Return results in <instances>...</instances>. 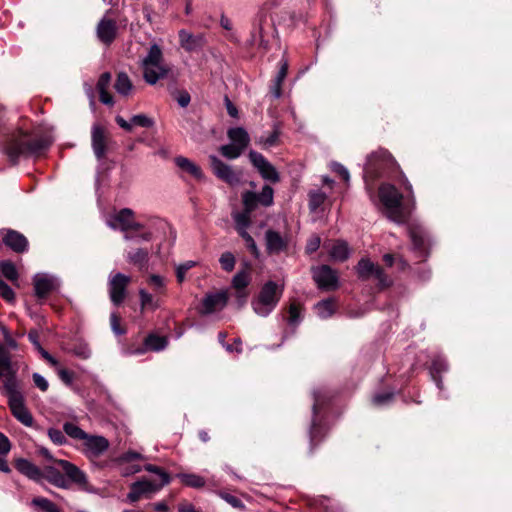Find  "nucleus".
<instances>
[{"instance_id": "nucleus-1", "label": "nucleus", "mask_w": 512, "mask_h": 512, "mask_svg": "<svg viewBox=\"0 0 512 512\" xmlns=\"http://www.w3.org/2000/svg\"><path fill=\"white\" fill-rule=\"evenodd\" d=\"M403 186L409 192L407 202H404V196L390 183L380 185L377 197L372 194L369 184L366 186L371 201L384 216L396 224L405 223L415 207L413 188L405 176H403Z\"/></svg>"}, {"instance_id": "nucleus-2", "label": "nucleus", "mask_w": 512, "mask_h": 512, "mask_svg": "<svg viewBox=\"0 0 512 512\" xmlns=\"http://www.w3.org/2000/svg\"><path fill=\"white\" fill-rule=\"evenodd\" d=\"M53 139L49 135H39L31 137L23 131L11 136L4 147L12 163H17L20 156H38L43 153L52 144Z\"/></svg>"}, {"instance_id": "nucleus-3", "label": "nucleus", "mask_w": 512, "mask_h": 512, "mask_svg": "<svg viewBox=\"0 0 512 512\" xmlns=\"http://www.w3.org/2000/svg\"><path fill=\"white\" fill-rule=\"evenodd\" d=\"M63 431L70 438L82 441L81 452L88 459H97L109 449L110 443L106 437L88 434L72 422H65Z\"/></svg>"}, {"instance_id": "nucleus-4", "label": "nucleus", "mask_w": 512, "mask_h": 512, "mask_svg": "<svg viewBox=\"0 0 512 512\" xmlns=\"http://www.w3.org/2000/svg\"><path fill=\"white\" fill-rule=\"evenodd\" d=\"M140 67L143 70V79L149 85H155L170 72V67L164 61L163 50L157 43L150 45L147 54L140 61Z\"/></svg>"}, {"instance_id": "nucleus-5", "label": "nucleus", "mask_w": 512, "mask_h": 512, "mask_svg": "<svg viewBox=\"0 0 512 512\" xmlns=\"http://www.w3.org/2000/svg\"><path fill=\"white\" fill-rule=\"evenodd\" d=\"M283 292L284 285L272 280L265 282L251 301L254 313L260 317H268L277 307Z\"/></svg>"}, {"instance_id": "nucleus-6", "label": "nucleus", "mask_w": 512, "mask_h": 512, "mask_svg": "<svg viewBox=\"0 0 512 512\" xmlns=\"http://www.w3.org/2000/svg\"><path fill=\"white\" fill-rule=\"evenodd\" d=\"M312 423L309 431L311 444H317L324 436V428L321 425L320 413L332 399L330 391L324 387H319L312 391Z\"/></svg>"}, {"instance_id": "nucleus-7", "label": "nucleus", "mask_w": 512, "mask_h": 512, "mask_svg": "<svg viewBox=\"0 0 512 512\" xmlns=\"http://www.w3.org/2000/svg\"><path fill=\"white\" fill-rule=\"evenodd\" d=\"M395 164V160L387 150L379 149L371 153L367 157L363 171L366 185L368 184V178L374 179L381 176L387 169L393 167Z\"/></svg>"}, {"instance_id": "nucleus-8", "label": "nucleus", "mask_w": 512, "mask_h": 512, "mask_svg": "<svg viewBox=\"0 0 512 512\" xmlns=\"http://www.w3.org/2000/svg\"><path fill=\"white\" fill-rule=\"evenodd\" d=\"M9 391L4 394L8 397V404L14 417L23 425L30 427L33 424V417L28 409L25 407L24 398L20 391L19 386H14L12 383L7 386Z\"/></svg>"}, {"instance_id": "nucleus-9", "label": "nucleus", "mask_w": 512, "mask_h": 512, "mask_svg": "<svg viewBox=\"0 0 512 512\" xmlns=\"http://www.w3.org/2000/svg\"><path fill=\"white\" fill-rule=\"evenodd\" d=\"M19 386L17 379V369L11 361L9 351L4 345L0 344V390L2 393L9 391L8 384Z\"/></svg>"}, {"instance_id": "nucleus-10", "label": "nucleus", "mask_w": 512, "mask_h": 512, "mask_svg": "<svg viewBox=\"0 0 512 512\" xmlns=\"http://www.w3.org/2000/svg\"><path fill=\"white\" fill-rule=\"evenodd\" d=\"M34 294L38 301L42 303L44 299L53 291L60 287V280L57 276L41 272L33 276Z\"/></svg>"}, {"instance_id": "nucleus-11", "label": "nucleus", "mask_w": 512, "mask_h": 512, "mask_svg": "<svg viewBox=\"0 0 512 512\" xmlns=\"http://www.w3.org/2000/svg\"><path fill=\"white\" fill-rule=\"evenodd\" d=\"M356 272L361 280H368L369 278L374 277L378 280V285L381 288L388 287L391 283L385 275L383 269L380 266L374 264L368 258H362L358 262L356 266Z\"/></svg>"}, {"instance_id": "nucleus-12", "label": "nucleus", "mask_w": 512, "mask_h": 512, "mask_svg": "<svg viewBox=\"0 0 512 512\" xmlns=\"http://www.w3.org/2000/svg\"><path fill=\"white\" fill-rule=\"evenodd\" d=\"M249 160L264 180L272 183L280 181L277 169L261 153L251 150Z\"/></svg>"}, {"instance_id": "nucleus-13", "label": "nucleus", "mask_w": 512, "mask_h": 512, "mask_svg": "<svg viewBox=\"0 0 512 512\" xmlns=\"http://www.w3.org/2000/svg\"><path fill=\"white\" fill-rule=\"evenodd\" d=\"M133 217H134V212L131 209L123 208L120 211L110 215L106 219V224L111 229H114V230L119 229V230L125 232V234H124L125 240H127V241L133 240L134 236L128 233L130 231V227L132 226V218Z\"/></svg>"}, {"instance_id": "nucleus-14", "label": "nucleus", "mask_w": 512, "mask_h": 512, "mask_svg": "<svg viewBox=\"0 0 512 512\" xmlns=\"http://www.w3.org/2000/svg\"><path fill=\"white\" fill-rule=\"evenodd\" d=\"M130 277L123 273H116L109 277L108 289L111 302L118 306L120 305L125 297L127 286L130 283Z\"/></svg>"}, {"instance_id": "nucleus-15", "label": "nucleus", "mask_w": 512, "mask_h": 512, "mask_svg": "<svg viewBox=\"0 0 512 512\" xmlns=\"http://www.w3.org/2000/svg\"><path fill=\"white\" fill-rule=\"evenodd\" d=\"M409 236L412 242V247L419 258H426L428 256L429 238L423 226L412 224L408 228Z\"/></svg>"}, {"instance_id": "nucleus-16", "label": "nucleus", "mask_w": 512, "mask_h": 512, "mask_svg": "<svg viewBox=\"0 0 512 512\" xmlns=\"http://www.w3.org/2000/svg\"><path fill=\"white\" fill-rule=\"evenodd\" d=\"M112 13L111 9L107 10L96 27L97 37L105 45H110L117 35L116 21L110 17Z\"/></svg>"}, {"instance_id": "nucleus-17", "label": "nucleus", "mask_w": 512, "mask_h": 512, "mask_svg": "<svg viewBox=\"0 0 512 512\" xmlns=\"http://www.w3.org/2000/svg\"><path fill=\"white\" fill-rule=\"evenodd\" d=\"M313 279L320 289L334 290L338 287L336 271L327 265L316 267L312 271Z\"/></svg>"}, {"instance_id": "nucleus-18", "label": "nucleus", "mask_w": 512, "mask_h": 512, "mask_svg": "<svg viewBox=\"0 0 512 512\" xmlns=\"http://www.w3.org/2000/svg\"><path fill=\"white\" fill-rule=\"evenodd\" d=\"M209 159L212 170L219 179L230 185H238L240 183V173L234 171L231 166L225 164L215 155H211Z\"/></svg>"}, {"instance_id": "nucleus-19", "label": "nucleus", "mask_w": 512, "mask_h": 512, "mask_svg": "<svg viewBox=\"0 0 512 512\" xmlns=\"http://www.w3.org/2000/svg\"><path fill=\"white\" fill-rule=\"evenodd\" d=\"M162 488V485L155 484L148 480H140L132 483L130 492L127 494L129 503L137 502L143 496H149Z\"/></svg>"}, {"instance_id": "nucleus-20", "label": "nucleus", "mask_w": 512, "mask_h": 512, "mask_svg": "<svg viewBox=\"0 0 512 512\" xmlns=\"http://www.w3.org/2000/svg\"><path fill=\"white\" fill-rule=\"evenodd\" d=\"M91 144L95 157L102 160L108 149V138L105 130L99 124H94L91 129Z\"/></svg>"}, {"instance_id": "nucleus-21", "label": "nucleus", "mask_w": 512, "mask_h": 512, "mask_svg": "<svg viewBox=\"0 0 512 512\" xmlns=\"http://www.w3.org/2000/svg\"><path fill=\"white\" fill-rule=\"evenodd\" d=\"M228 301L227 293L224 291L209 293L203 300L200 308L202 315H210L217 310L223 309Z\"/></svg>"}, {"instance_id": "nucleus-22", "label": "nucleus", "mask_w": 512, "mask_h": 512, "mask_svg": "<svg viewBox=\"0 0 512 512\" xmlns=\"http://www.w3.org/2000/svg\"><path fill=\"white\" fill-rule=\"evenodd\" d=\"M54 461L57 465H59L61 467L62 471L64 472L65 477L69 481V486L71 485V483H74V484H77L80 486L87 484L88 481H87L86 474L80 468H78L76 465H74L73 463H71L67 460H63V459L54 460Z\"/></svg>"}, {"instance_id": "nucleus-23", "label": "nucleus", "mask_w": 512, "mask_h": 512, "mask_svg": "<svg viewBox=\"0 0 512 512\" xmlns=\"http://www.w3.org/2000/svg\"><path fill=\"white\" fill-rule=\"evenodd\" d=\"M265 241L267 251L270 254H279L288 247V238L281 236L279 232L271 229L265 232Z\"/></svg>"}, {"instance_id": "nucleus-24", "label": "nucleus", "mask_w": 512, "mask_h": 512, "mask_svg": "<svg viewBox=\"0 0 512 512\" xmlns=\"http://www.w3.org/2000/svg\"><path fill=\"white\" fill-rule=\"evenodd\" d=\"M3 242L7 247L17 253H23L28 249L27 238L15 230H7L3 237Z\"/></svg>"}, {"instance_id": "nucleus-25", "label": "nucleus", "mask_w": 512, "mask_h": 512, "mask_svg": "<svg viewBox=\"0 0 512 512\" xmlns=\"http://www.w3.org/2000/svg\"><path fill=\"white\" fill-rule=\"evenodd\" d=\"M179 42L185 51L193 52L202 48L204 40L202 36L193 35L183 29L179 31Z\"/></svg>"}, {"instance_id": "nucleus-26", "label": "nucleus", "mask_w": 512, "mask_h": 512, "mask_svg": "<svg viewBox=\"0 0 512 512\" xmlns=\"http://www.w3.org/2000/svg\"><path fill=\"white\" fill-rule=\"evenodd\" d=\"M16 469L27 478L39 482L42 479V471L34 463L25 458L17 459Z\"/></svg>"}, {"instance_id": "nucleus-27", "label": "nucleus", "mask_w": 512, "mask_h": 512, "mask_svg": "<svg viewBox=\"0 0 512 512\" xmlns=\"http://www.w3.org/2000/svg\"><path fill=\"white\" fill-rule=\"evenodd\" d=\"M42 479H46L52 485L62 488H69V481L56 467L46 466L42 471Z\"/></svg>"}, {"instance_id": "nucleus-28", "label": "nucleus", "mask_w": 512, "mask_h": 512, "mask_svg": "<svg viewBox=\"0 0 512 512\" xmlns=\"http://www.w3.org/2000/svg\"><path fill=\"white\" fill-rule=\"evenodd\" d=\"M448 371V364L446 360L438 355L432 360V365L430 367V375L432 380L435 382L437 388L442 392L443 390V382L441 374Z\"/></svg>"}, {"instance_id": "nucleus-29", "label": "nucleus", "mask_w": 512, "mask_h": 512, "mask_svg": "<svg viewBox=\"0 0 512 512\" xmlns=\"http://www.w3.org/2000/svg\"><path fill=\"white\" fill-rule=\"evenodd\" d=\"M150 251L146 248H134L126 253V260L130 264L137 266L139 269H143L149 260Z\"/></svg>"}, {"instance_id": "nucleus-30", "label": "nucleus", "mask_w": 512, "mask_h": 512, "mask_svg": "<svg viewBox=\"0 0 512 512\" xmlns=\"http://www.w3.org/2000/svg\"><path fill=\"white\" fill-rule=\"evenodd\" d=\"M231 143L238 146L243 151L249 145L250 137L248 132L242 127L230 128L227 132Z\"/></svg>"}, {"instance_id": "nucleus-31", "label": "nucleus", "mask_w": 512, "mask_h": 512, "mask_svg": "<svg viewBox=\"0 0 512 512\" xmlns=\"http://www.w3.org/2000/svg\"><path fill=\"white\" fill-rule=\"evenodd\" d=\"M176 478H178L183 485L194 489H200L206 485V479L195 473H177Z\"/></svg>"}, {"instance_id": "nucleus-32", "label": "nucleus", "mask_w": 512, "mask_h": 512, "mask_svg": "<svg viewBox=\"0 0 512 512\" xmlns=\"http://www.w3.org/2000/svg\"><path fill=\"white\" fill-rule=\"evenodd\" d=\"M175 164L182 171L190 174L191 176L195 177L196 179H201L203 177L200 167L197 166L194 162H192L191 160H189L186 157H183V156L176 157Z\"/></svg>"}, {"instance_id": "nucleus-33", "label": "nucleus", "mask_w": 512, "mask_h": 512, "mask_svg": "<svg viewBox=\"0 0 512 512\" xmlns=\"http://www.w3.org/2000/svg\"><path fill=\"white\" fill-rule=\"evenodd\" d=\"M252 212L253 211L246 210V208L244 207V210L242 212L232 213V218L234 220L235 228H236L238 234L247 232V229L251 223L250 215Z\"/></svg>"}, {"instance_id": "nucleus-34", "label": "nucleus", "mask_w": 512, "mask_h": 512, "mask_svg": "<svg viewBox=\"0 0 512 512\" xmlns=\"http://www.w3.org/2000/svg\"><path fill=\"white\" fill-rule=\"evenodd\" d=\"M316 315L321 319H327L335 313V303L332 298L324 299L314 305Z\"/></svg>"}, {"instance_id": "nucleus-35", "label": "nucleus", "mask_w": 512, "mask_h": 512, "mask_svg": "<svg viewBox=\"0 0 512 512\" xmlns=\"http://www.w3.org/2000/svg\"><path fill=\"white\" fill-rule=\"evenodd\" d=\"M267 22V13L264 9H261L257 12L253 19V30H252V39L253 41L256 40V37L259 36V38L262 40L263 38V30L264 25Z\"/></svg>"}, {"instance_id": "nucleus-36", "label": "nucleus", "mask_w": 512, "mask_h": 512, "mask_svg": "<svg viewBox=\"0 0 512 512\" xmlns=\"http://www.w3.org/2000/svg\"><path fill=\"white\" fill-rule=\"evenodd\" d=\"M114 88L116 92L122 96H128L130 94L133 85L129 76L125 72L118 73Z\"/></svg>"}, {"instance_id": "nucleus-37", "label": "nucleus", "mask_w": 512, "mask_h": 512, "mask_svg": "<svg viewBox=\"0 0 512 512\" xmlns=\"http://www.w3.org/2000/svg\"><path fill=\"white\" fill-rule=\"evenodd\" d=\"M168 345V340L164 336H158L154 334H150L145 339V346L147 349L159 352L164 350Z\"/></svg>"}, {"instance_id": "nucleus-38", "label": "nucleus", "mask_w": 512, "mask_h": 512, "mask_svg": "<svg viewBox=\"0 0 512 512\" xmlns=\"http://www.w3.org/2000/svg\"><path fill=\"white\" fill-rule=\"evenodd\" d=\"M140 305L142 309L156 310L160 308L161 304L159 299L155 298L152 294L148 293L145 289L139 290Z\"/></svg>"}, {"instance_id": "nucleus-39", "label": "nucleus", "mask_w": 512, "mask_h": 512, "mask_svg": "<svg viewBox=\"0 0 512 512\" xmlns=\"http://www.w3.org/2000/svg\"><path fill=\"white\" fill-rule=\"evenodd\" d=\"M350 251L348 244L344 241H337L330 250V255L334 260L344 261L349 257Z\"/></svg>"}, {"instance_id": "nucleus-40", "label": "nucleus", "mask_w": 512, "mask_h": 512, "mask_svg": "<svg viewBox=\"0 0 512 512\" xmlns=\"http://www.w3.org/2000/svg\"><path fill=\"white\" fill-rule=\"evenodd\" d=\"M0 272L9 281L16 282L19 274L15 264L9 260L0 262Z\"/></svg>"}, {"instance_id": "nucleus-41", "label": "nucleus", "mask_w": 512, "mask_h": 512, "mask_svg": "<svg viewBox=\"0 0 512 512\" xmlns=\"http://www.w3.org/2000/svg\"><path fill=\"white\" fill-rule=\"evenodd\" d=\"M250 281L251 277L249 272L246 270H240L234 275L232 279V286L235 290H246Z\"/></svg>"}, {"instance_id": "nucleus-42", "label": "nucleus", "mask_w": 512, "mask_h": 512, "mask_svg": "<svg viewBox=\"0 0 512 512\" xmlns=\"http://www.w3.org/2000/svg\"><path fill=\"white\" fill-rule=\"evenodd\" d=\"M327 195L321 190H313L309 193V209L312 212L318 210V208L324 203Z\"/></svg>"}, {"instance_id": "nucleus-43", "label": "nucleus", "mask_w": 512, "mask_h": 512, "mask_svg": "<svg viewBox=\"0 0 512 512\" xmlns=\"http://www.w3.org/2000/svg\"><path fill=\"white\" fill-rule=\"evenodd\" d=\"M280 134H281V131H280L279 124L274 123L273 131L266 137L262 136L259 139V143L262 144L266 148L273 147L277 144Z\"/></svg>"}, {"instance_id": "nucleus-44", "label": "nucleus", "mask_w": 512, "mask_h": 512, "mask_svg": "<svg viewBox=\"0 0 512 512\" xmlns=\"http://www.w3.org/2000/svg\"><path fill=\"white\" fill-rule=\"evenodd\" d=\"M242 202L243 206L248 211H254L259 204V195L258 193L252 192V191H245L242 194Z\"/></svg>"}, {"instance_id": "nucleus-45", "label": "nucleus", "mask_w": 512, "mask_h": 512, "mask_svg": "<svg viewBox=\"0 0 512 512\" xmlns=\"http://www.w3.org/2000/svg\"><path fill=\"white\" fill-rule=\"evenodd\" d=\"M259 195V204L264 207H270L274 203V190L269 185H264Z\"/></svg>"}, {"instance_id": "nucleus-46", "label": "nucleus", "mask_w": 512, "mask_h": 512, "mask_svg": "<svg viewBox=\"0 0 512 512\" xmlns=\"http://www.w3.org/2000/svg\"><path fill=\"white\" fill-rule=\"evenodd\" d=\"M31 503L45 512H61L54 502L44 497H36Z\"/></svg>"}, {"instance_id": "nucleus-47", "label": "nucleus", "mask_w": 512, "mask_h": 512, "mask_svg": "<svg viewBox=\"0 0 512 512\" xmlns=\"http://www.w3.org/2000/svg\"><path fill=\"white\" fill-rule=\"evenodd\" d=\"M220 153L227 159H236L243 153V150L238 146L230 143L222 145L220 147Z\"/></svg>"}, {"instance_id": "nucleus-48", "label": "nucleus", "mask_w": 512, "mask_h": 512, "mask_svg": "<svg viewBox=\"0 0 512 512\" xmlns=\"http://www.w3.org/2000/svg\"><path fill=\"white\" fill-rule=\"evenodd\" d=\"M197 265L196 261L188 260L183 263L176 265V278L179 283H182L185 280L186 273L191 268Z\"/></svg>"}, {"instance_id": "nucleus-49", "label": "nucleus", "mask_w": 512, "mask_h": 512, "mask_svg": "<svg viewBox=\"0 0 512 512\" xmlns=\"http://www.w3.org/2000/svg\"><path fill=\"white\" fill-rule=\"evenodd\" d=\"M132 127L139 126L143 128H151L155 125L153 118L145 114H137L131 118Z\"/></svg>"}, {"instance_id": "nucleus-50", "label": "nucleus", "mask_w": 512, "mask_h": 512, "mask_svg": "<svg viewBox=\"0 0 512 512\" xmlns=\"http://www.w3.org/2000/svg\"><path fill=\"white\" fill-rule=\"evenodd\" d=\"M144 469L147 472H150V473L158 475L161 478V484L160 485H162V487L165 486V485H168L170 483V476L168 475V473H166L160 467L152 465V464H147V465L144 466Z\"/></svg>"}, {"instance_id": "nucleus-51", "label": "nucleus", "mask_w": 512, "mask_h": 512, "mask_svg": "<svg viewBox=\"0 0 512 512\" xmlns=\"http://www.w3.org/2000/svg\"><path fill=\"white\" fill-rule=\"evenodd\" d=\"M219 262L222 269L227 272H231L235 267V257L231 252H224L220 256Z\"/></svg>"}, {"instance_id": "nucleus-52", "label": "nucleus", "mask_w": 512, "mask_h": 512, "mask_svg": "<svg viewBox=\"0 0 512 512\" xmlns=\"http://www.w3.org/2000/svg\"><path fill=\"white\" fill-rule=\"evenodd\" d=\"M48 437L49 439L56 445H65L67 444V438L65 436V434L57 429V428H50L48 429Z\"/></svg>"}, {"instance_id": "nucleus-53", "label": "nucleus", "mask_w": 512, "mask_h": 512, "mask_svg": "<svg viewBox=\"0 0 512 512\" xmlns=\"http://www.w3.org/2000/svg\"><path fill=\"white\" fill-rule=\"evenodd\" d=\"M394 397L393 392H383V393H377L373 396L372 402L375 406L381 407L388 405L392 402Z\"/></svg>"}, {"instance_id": "nucleus-54", "label": "nucleus", "mask_w": 512, "mask_h": 512, "mask_svg": "<svg viewBox=\"0 0 512 512\" xmlns=\"http://www.w3.org/2000/svg\"><path fill=\"white\" fill-rule=\"evenodd\" d=\"M301 320L298 307L295 304H291L289 307L288 324L295 329L301 323Z\"/></svg>"}, {"instance_id": "nucleus-55", "label": "nucleus", "mask_w": 512, "mask_h": 512, "mask_svg": "<svg viewBox=\"0 0 512 512\" xmlns=\"http://www.w3.org/2000/svg\"><path fill=\"white\" fill-rule=\"evenodd\" d=\"M149 284L157 293H163L165 291V279L160 276L153 274L148 279Z\"/></svg>"}, {"instance_id": "nucleus-56", "label": "nucleus", "mask_w": 512, "mask_h": 512, "mask_svg": "<svg viewBox=\"0 0 512 512\" xmlns=\"http://www.w3.org/2000/svg\"><path fill=\"white\" fill-rule=\"evenodd\" d=\"M142 459H144V456L141 453L129 450V451L121 454L117 458V462L119 464H124V463H130L134 460H142Z\"/></svg>"}, {"instance_id": "nucleus-57", "label": "nucleus", "mask_w": 512, "mask_h": 512, "mask_svg": "<svg viewBox=\"0 0 512 512\" xmlns=\"http://www.w3.org/2000/svg\"><path fill=\"white\" fill-rule=\"evenodd\" d=\"M72 353L81 359H88L91 356L90 348L84 343L76 344L72 349Z\"/></svg>"}, {"instance_id": "nucleus-58", "label": "nucleus", "mask_w": 512, "mask_h": 512, "mask_svg": "<svg viewBox=\"0 0 512 512\" xmlns=\"http://www.w3.org/2000/svg\"><path fill=\"white\" fill-rule=\"evenodd\" d=\"M220 497L233 508L243 509L245 507L244 503L238 497L230 493L221 492Z\"/></svg>"}, {"instance_id": "nucleus-59", "label": "nucleus", "mask_w": 512, "mask_h": 512, "mask_svg": "<svg viewBox=\"0 0 512 512\" xmlns=\"http://www.w3.org/2000/svg\"><path fill=\"white\" fill-rule=\"evenodd\" d=\"M331 169L339 174L343 180L348 183L349 180H350V174H349V171L347 170V168L345 166H343L341 163H338V162H332L331 163Z\"/></svg>"}, {"instance_id": "nucleus-60", "label": "nucleus", "mask_w": 512, "mask_h": 512, "mask_svg": "<svg viewBox=\"0 0 512 512\" xmlns=\"http://www.w3.org/2000/svg\"><path fill=\"white\" fill-rule=\"evenodd\" d=\"M239 235L245 241L247 248L257 257L259 254V251H258L256 242L254 241L253 237L248 232H244Z\"/></svg>"}, {"instance_id": "nucleus-61", "label": "nucleus", "mask_w": 512, "mask_h": 512, "mask_svg": "<svg viewBox=\"0 0 512 512\" xmlns=\"http://www.w3.org/2000/svg\"><path fill=\"white\" fill-rule=\"evenodd\" d=\"M110 324L115 335H123L125 333V330L120 327V319L115 312L110 315Z\"/></svg>"}, {"instance_id": "nucleus-62", "label": "nucleus", "mask_w": 512, "mask_h": 512, "mask_svg": "<svg viewBox=\"0 0 512 512\" xmlns=\"http://www.w3.org/2000/svg\"><path fill=\"white\" fill-rule=\"evenodd\" d=\"M32 378L37 388H39L43 392L48 390L49 383L41 374L35 372L33 373Z\"/></svg>"}, {"instance_id": "nucleus-63", "label": "nucleus", "mask_w": 512, "mask_h": 512, "mask_svg": "<svg viewBox=\"0 0 512 512\" xmlns=\"http://www.w3.org/2000/svg\"><path fill=\"white\" fill-rule=\"evenodd\" d=\"M110 81H111V74L109 72L103 73L97 82L98 92L107 90L109 87Z\"/></svg>"}, {"instance_id": "nucleus-64", "label": "nucleus", "mask_w": 512, "mask_h": 512, "mask_svg": "<svg viewBox=\"0 0 512 512\" xmlns=\"http://www.w3.org/2000/svg\"><path fill=\"white\" fill-rule=\"evenodd\" d=\"M287 73H288V61L286 59H282L280 61V67H279V70H278L277 75L275 76L274 80L283 83L287 76Z\"/></svg>"}]
</instances>
